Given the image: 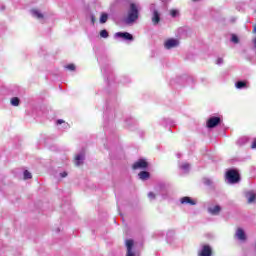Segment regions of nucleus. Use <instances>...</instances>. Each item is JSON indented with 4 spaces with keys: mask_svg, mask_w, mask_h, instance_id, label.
I'll use <instances>...</instances> for the list:
<instances>
[{
    "mask_svg": "<svg viewBox=\"0 0 256 256\" xmlns=\"http://www.w3.org/2000/svg\"><path fill=\"white\" fill-rule=\"evenodd\" d=\"M31 15L32 17H35V19H38V21H43V19H45V15H43L39 9H32Z\"/></svg>",
    "mask_w": 256,
    "mask_h": 256,
    "instance_id": "10",
    "label": "nucleus"
},
{
    "mask_svg": "<svg viewBox=\"0 0 256 256\" xmlns=\"http://www.w3.org/2000/svg\"><path fill=\"white\" fill-rule=\"evenodd\" d=\"M150 9L152 11V23L153 25H159V21H161V14H159V11L155 9V5H151Z\"/></svg>",
    "mask_w": 256,
    "mask_h": 256,
    "instance_id": "3",
    "label": "nucleus"
},
{
    "mask_svg": "<svg viewBox=\"0 0 256 256\" xmlns=\"http://www.w3.org/2000/svg\"><path fill=\"white\" fill-rule=\"evenodd\" d=\"M139 11H141V6L136 3H131L125 22L128 24L135 23V21L139 19Z\"/></svg>",
    "mask_w": 256,
    "mask_h": 256,
    "instance_id": "1",
    "label": "nucleus"
},
{
    "mask_svg": "<svg viewBox=\"0 0 256 256\" xmlns=\"http://www.w3.org/2000/svg\"><path fill=\"white\" fill-rule=\"evenodd\" d=\"M180 203H182V205H196L197 202L193 199H191V197H183L180 199Z\"/></svg>",
    "mask_w": 256,
    "mask_h": 256,
    "instance_id": "13",
    "label": "nucleus"
},
{
    "mask_svg": "<svg viewBox=\"0 0 256 256\" xmlns=\"http://www.w3.org/2000/svg\"><path fill=\"white\" fill-rule=\"evenodd\" d=\"M199 256H211V247L204 245L199 253Z\"/></svg>",
    "mask_w": 256,
    "mask_h": 256,
    "instance_id": "14",
    "label": "nucleus"
},
{
    "mask_svg": "<svg viewBox=\"0 0 256 256\" xmlns=\"http://www.w3.org/2000/svg\"><path fill=\"white\" fill-rule=\"evenodd\" d=\"M236 237L239 239V241H246L247 240V235H245V231L241 228H238L236 230Z\"/></svg>",
    "mask_w": 256,
    "mask_h": 256,
    "instance_id": "11",
    "label": "nucleus"
},
{
    "mask_svg": "<svg viewBox=\"0 0 256 256\" xmlns=\"http://www.w3.org/2000/svg\"><path fill=\"white\" fill-rule=\"evenodd\" d=\"M208 211L211 213V215H219V213H221V206L212 205L208 208Z\"/></svg>",
    "mask_w": 256,
    "mask_h": 256,
    "instance_id": "12",
    "label": "nucleus"
},
{
    "mask_svg": "<svg viewBox=\"0 0 256 256\" xmlns=\"http://www.w3.org/2000/svg\"><path fill=\"white\" fill-rule=\"evenodd\" d=\"M149 163L145 159H139L133 164V169H147Z\"/></svg>",
    "mask_w": 256,
    "mask_h": 256,
    "instance_id": "7",
    "label": "nucleus"
},
{
    "mask_svg": "<svg viewBox=\"0 0 256 256\" xmlns=\"http://www.w3.org/2000/svg\"><path fill=\"white\" fill-rule=\"evenodd\" d=\"M252 149H256V138L254 139V141L252 143Z\"/></svg>",
    "mask_w": 256,
    "mask_h": 256,
    "instance_id": "29",
    "label": "nucleus"
},
{
    "mask_svg": "<svg viewBox=\"0 0 256 256\" xmlns=\"http://www.w3.org/2000/svg\"><path fill=\"white\" fill-rule=\"evenodd\" d=\"M165 49H174V47H179V41L175 38L167 39L164 42Z\"/></svg>",
    "mask_w": 256,
    "mask_h": 256,
    "instance_id": "5",
    "label": "nucleus"
},
{
    "mask_svg": "<svg viewBox=\"0 0 256 256\" xmlns=\"http://www.w3.org/2000/svg\"><path fill=\"white\" fill-rule=\"evenodd\" d=\"M83 161H85V152H80L75 155L74 163H75L76 167L83 165Z\"/></svg>",
    "mask_w": 256,
    "mask_h": 256,
    "instance_id": "8",
    "label": "nucleus"
},
{
    "mask_svg": "<svg viewBox=\"0 0 256 256\" xmlns=\"http://www.w3.org/2000/svg\"><path fill=\"white\" fill-rule=\"evenodd\" d=\"M246 198H247L248 203H255V199H256L255 192H253V191L247 192Z\"/></svg>",
    "mask_w": 256,
    "mask_h": 256,
    "instance_id": "15",
    "label": "nucleus"
},
{
    "mask_svg": "<svg viewBox=\"0 0 256 256\" xmlns=\"http://www.w3.org/2000/svg\"><path fill=\"white\" fill-rule=\"evenodd\" d=\"M109 19V15L107 13H102L100 16V23H107Z\"/></svg>",
    "mask_w": 256,
    "mask_h": 256,
    "instance_id": "20",
    "label": "nucleus"
},
{
    "mask_svg": "<svg viewBox=\"0 0 256 256\" xmlns=\"http://www.w3.org/2000/svg\"><path fill=\"white\" fill-rule=\"evenodd\" d=\"M59 176L62 178V179H65V177H67V172H61L59 174Z\"/></svg>",
    "mask_w": 256,
    "mask_h": 256,
    "instance_id": "27",
    "label": "nucleus"
},
{
    "mask_svg": "<svg viewBox=\"0 0 256 256\" xmlns=\"http://www.w3.org/2000/svg\"><path fill=\"white\" fill-rule=\"evenodd\" d=\"M221 123V118L219 117H211L208 121H207V127L209 129H213V127H217V124Z\"/></svg>",
    "mask_w": 256,
    "mask_h": 256,
    "instance_id": "9",
    "label": "nucleus"
},
{
    "mask_svg": "<svg viewBox=\"0 0 256 256\" xmlns=\"http://www.w3.org/2000/svg\"><path fill=\"white\" fill-rule=\"evenodd\" d=\"M193 1H199V0H193Z\"/></svg>",
    "mask_w": 256,
    "mask_h": 256,
    "instance_id": "34",
    "label": "nucleus"
},
{
    "mask_svg": "<svg viewBox=\"0 0 256 256\" xmlns=\"http://www.w3.org/2000/svg\"><path fill=\"white\" fill-rule=\"evenodd\" d=\"M11 105H13V107H19V98L17 97L12 98Z\"/></svg>",
    "mask_w": 256,
    "mask_h": 256,
    "instance_id": "21",
    "label": "nucleus"
},
{
    "mask_svg": "<svg viewBox=\"0 0 256 256\" xmlns=\"http://www.w3.org/2000/svg\"><path fill=\"white\" fill-rule=\"evenodd\" d=\"M114 39H122V41H133V35L129 32H117L114 34Z\"/></svg>",
    "mask_w": 256,
    "mask_h": 256,
    "instance_id": "4",
    "label": "nucleus"
},
{
    "mask_svg": "<svg viewBox=\"0 0 256 256\" xmlns=\"http://www.w3.org/2000/svg\"><path fill=\"white\" fill-rule=\"evenodd\" d=\"M149 199H155V194L153 192L148 193Z\"/></svg>",
    "mask_w": 256,
    "mask_h": 256,
    "instance_id": "28",
    "label": "nucleus"
},
{
    "mask_svg": "<svg viewBox=\"0 0 256 256\" xmlns=\"http://www.w3.org/2000/svg\"><path fill=\"white\" fill-rule=\"evenodd\" d=\"M206 185H211V183L208 181V182H206Z\"/></svg>",
    "mask_w": 256,
    "mask_h": 256,
    "instance_id": "33",
    "label": "nucleus"
},
{
    "mask_svg": "<svg viewBox=\"0 0 256 256\" xmlns=\"http://www.w3.org/2000/svg\"><path fill=\"white\" fill-rule=\"evenodd\" d=\"M231 41L232 43H239V38L237 37V35H232Z\"/></svg>",
    "mask_w": 256,
    "mask_h": 256,
    "instance_id": "24",
    "label": "nucleus"
},
{
    "mask_svg": "<svg viewBox=\"0 0 256 256\" xmlns=\"http://www.w3.org/2000/svg\"><path fill=\"white\" fill-rule=\"evenodd\" d=\"M139 179H141L142 181H147V179H149L150 175L149 172H145L142 171L138 174Z\"/></svg>",
    "mask_w": 256,
    "mask_h": 256,
    "instance_id": "17",
    "label": "nucleus"
},
{
    "mask_svg": "<svg viewBox=\"0 0 256 256\" xmlns=\"http://www.w3.org/2000/svg\"><path fill=\"white\" fill-rule=\"evenodd\" d=\"M125 245L127 249L126 256H135V252H133V245H135V243L133 242V240L132 239L126 240Z\"/></svg>",
    "mask_w": 256,
    "mask_h": 256,
    "instance_id": "6",
    "label": "nucleus"
},
{
    "mask_svg": "<svg viewBox=\"0 0 256 256\" xmlns=\"http://www.w3.org/2000/svg\"><path fill=\"white\" fill-rule=\"evenodd\" d=\"M235 87H236V89H245V88H247V82L238 81V82L235 84Z\"/></svg>",
    "mask_w": 256,
    "mask_h": 256,
    "instance_id": "19",
    "label": "nucleus"
},
{
    "mask_svg": "<svg viewBox=\"0 0 256 256\" xmlns=\"http://www.w3.org/2000/svg\"><path fill=\"white\" fill-rule=\"evenodd\" d=\"M100 37H102L103 39H107V37H109V33L107 32V30H101Z\"/></svg>",
    "mask_w": 256,
    "mask_h": 256,
    "instance_id": "22",
    "label": "nucleus"
},
{
    "mask_svg": "<svg viewBox=\"0 0 256 256\" xmlns=\"http://www.w3.org/2000/svg\"><path fill=\"white\" fill-rule=\"evenodd\" d=\"M92 23H95V17L92 16Z\"/></svg>",
    "mask_w": 256,
    "mask_h": 256,
    "instance_id": "31",
    "label": "nucleus"
},
{
    "mask_svg": "<svg viewBox=\"0 0 256 256\" xmlns=\"http://www.w3.org/2000/svg\"><path fill=\"white\" fill-rule=\"evenodd\" d=\"M226 181L228 183H239V172L237 170H229L226 173Z\"/></svg>",
    "mask_w": 256,
    "mask_h": 256,
    "instance_id": "2",
    "label": "nucleus"
},
{
    "mask_svg": "<svg viewBox=\"0 0 256 256\" xmlns=\"http://www.w3.org/2000/svg\"><path fill=\"white\" fill-rule=\"evenodd\" d=\"M180 169H182L183 173H187L191 169V165H189V163L184 162L180 165Z\"/></svg>",
    "mask_w": 256,
    "mask_h": 256,
    "instance_id": "18",
    "label": "nucleus"
},
{
    "mask_svg": "<svg viewBox=\"0 0 256 256\" xmlns=\"http://www.w3.org/2000/svg\"><path fill=\"white\" fill-rule=\"evenodd\" d=\"M31 177H33V176L31 175V172L25 170V171H24V179H31Z\"/></svg>",
    "mask_w": 256,
    "mask_h": 256,
    "instance_id": "23",
    "label": "nucleus"
},
{
    "mask_svg": "<svg viewBox=\"0 0 256 256\" xmlns=\"http://www.w3.org/2000/svg\"><path fill=\"white\" fill-rule=\"evenodd\" d=\"M216 65H223V58H217Z\"/></svg>",
    "mask_w": 256,
    "mask_h": 256,
    "instance_id": "26",
    "label": "nucleus"
},
{
    "mask_svg": "<svg viewBox=\"0 0 256 256\" xmlns=\"http://www.w3.org/2000/svg\"><path fill=\"white\" fill-rule=\"evenodd\" d=\"M62 123H65L63 120H58L57 125H61Z\"/></svg>",
    "mask_w": 256,
    "mask_h": 256,
    "instance_id": "30",
    "label": "nucleus"
},
{
    "mask_svg": "<svg viewBox=\"0 0 256 256\" xmlns=\"http://www.w3.org/2000/svg\"><path fill=\"white\" fill-rule=\"evenodd\" d=\"M169 15L173 19H177V17H179L181 15V12L179 11V9L173 8V9L169 10Z\"/></svg>",
    "mask_w": 256,
    "mask_h": 256,
    "instance_id": "16",
    "label": "nucleus"
},
{
    "mask_svg": "<svg viewBox=\"0 0 256 256\" xmlns=\"http://www.w3.org/2000/svg\"><path fill=\"white\" fill-rule=\"evenodd\" d=\"M66 69H69V71H75V65L74 64H69L66 66Z\"/></svg>",
    "mask_w": 256,
    "mask_h": 256,
    "instance_id": "25",
    "label": "nucleus"
},
{
    "mask_svg": "<svg viewBox=\"0 0 256 256\" xmlns=\"http://www.w3.org/2000/svg\"><path fill=\"white\" fill-rule=\"evenodd\" d=\"M254 33H256V25L254 26Z\"/></svg>",
    "mask_w": 256,
    "mask_h": 256,
    "instance_id": "32",
    "label": "nucleus"
}]
</instances>
